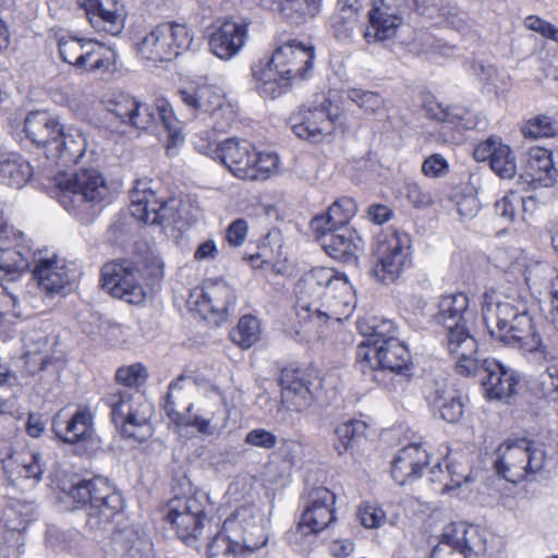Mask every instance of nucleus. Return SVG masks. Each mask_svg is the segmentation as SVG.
<instances>
[{
	"mask_svg": "<svg viewBox=\"0 0 558 558\" xmlns=\"http://www.w3.org/2000/svg\"><path fill=\"white\" fill-rule=\"evenodd\" d=\"M495 295V290L486 291L482 301L483 320L489 335L505 344L541 355L547 363L541 383L543 393L558 402V356L542 344L525 308L520 310L508 301H496Z\"/></svg>",
	"mask_w": 558,
	"mask_h": 558,
	"instance_id": "f257e3e1",
	"label": "nucleus"
},
{
	"mask_svg": "<svg viewBox=\"0 0 558 558\" xmlns=\"http://www.w3.org/2000/svg\"><path fill=\"white\" fill-rule=\"evenodd\" d=\"M295 313L300 322L320 329L348 318L355 306L347 276L329 267H314L295 283Z\"/></svg>",
	"mask_w": 558,
	"mask_h": 558,
	"instance_id": "f03ea898",
	"label": "nucleus"
},
{
	"mask_svg": "<svg viewBox=\"0 0 558 558\" xmlns=\"http://www.w3.org/2000/svg\"><path fill=\"white\" fill-rule=\"evenodd\" d=\"M314 57L312 46L295 40L278 47L269 60L259 61L253 68L258 94L270 99L280 97L293 82L306 77L313 68Z\"/></svg>",
	"mask_w": 558,
	"mask_h": 558,
	"instance_id": "7ed1b4c3",
	"label": "nucleus"
},
{
	"mask_svg": "<svg viewBox=\"0 0 558 558\" xmlns=\"http://www.w3.org/2000/svg\"><path fill=\"white\" fill-rule=\"evenodd\" d=\"M412 11L429 19H434L437 12L453 28L460 29L462 26L459 9L450 3H442V0H375L368 13L369 26L364 38L367 43L392 38L404 15Z\"/></svg>",
	"mask_w": 558,
	"mask_h": 558,
	"instance_id": "20e7f679",
	"label": "nucleus"
},
{
	"mask_svg": "<svg viewBox=\"0 0 558 558\" xmlns=\"http://www.w3.org/2000/svg\"><path fill=\"white\" fill-rule=\"evenodd\" d=\"M56 186L62 207L84 223L93 221L111 196L106 178L93 168L59 174Z\"/></svg>",
	"mask_w": 558,
	"mask_h": 558,
	"instance_id": "39448f33",
	"label": "nucleus"
},
{
	"mask_svg": "<svg viewBox=\"0 0 558 558\" xmlns=\"http://www.w3.org/2000/svg\"><path fill=\"white\" fill-rule=\"evenodd\" d=\"M53 482H57L58 489L72 499L77 507L89 506L86 524L90 531H107L111 521L124 507L121 494L114 489L107 478L95 477L77 483H68L60 482L54 474Z\"/></svg>",
	"mask_w": 558,
	"mask_h": 558,
	"instance_id": "423d86ee",
	"label": "nucleus"
},
{
	"mask_svg": "<svg viewBox=\"0 0 558 558\" xmlns=\"http://www.w3.org/2000/svg\"><path fill=\"white\" fill-rule=\"evenodd\" d=\"M546 459L543 444L526 438L508 439L497 449L495 468L505 480L518 483L541 474Z\"/></svg>",
	"mask_w": 558,
	"mask_h": 558,
	"instance_id": "0eeeda50",
	"label": "nucleus"
},
{
	"mask_svg": "<svg viewBox=\"0 0 558 558\" xmlns=\"http://www.w3.org/2000/svg\"><path fill=\"white\" fill-rule=\"evenodd\" d=\"M372 253V275L383 283L397 281L412 264L411 240L404 232L390 229L379 232L373 241Z\"/></svg>",
	"mask_w": 558,
	"mask_h": 558,
	"instance_id": "6e6552de",
	"label": "nucleus"
},
{
	"mask_svg": "<svg viewBox=\"0 0 558 558\" xmlns=\"http://www.w3.org/2000/svg\"><path fill=\"white\" fill-rule=\"evenodd\" d=\"M218 160L236 178L265 180L278 167V157L271 153L257 151L252 143L235 137L220 143Z\"/></svg>",
	"mask_w": 558,
	"mask_h": 558,
	"instance_id": "1a4fd4ad",
	"label": "nucleus"
},
{
	"mask_svg": "<svg viewBox=\"0 0 558 558\" xmlns=\"http://www.w3.org/2000/svg\"><path fill=\"white\" fill-rule=\"evenodd\" d=\"M130 198L132 217L145 225L173 227L181 230L183 226L180 223L183 220L186 225L190 223L189 219L182 216L184 205L180 208L181 203L174 198L166 202L158 199L147 180L135 181Z\"/></svg>",
	"mask_w": 558,
	"mask_h": 558,
	"instance_id": "9d476101",
	"label": "nucleus"
},
{
	"mask_svg": "<svg viewBox=\"0 0 558 558\" xmlns=\"http://www.w3.org/2000/svg\"><path fill=\"white\" fill-rule=\"evenodd\" d=\"M339 117L340 108L322 96L300 107L291 116L290 124L298 137L319 144L332 136Z\"/></svg>",
	"mask_w": 558,
	"mask_h": 558,
	"instance_id": "9b49d317",
	"label": "nucleus"
},
{
	"mask_svg": "<svg viewBox=\"0 0 558 558\" xmlns=\"http://www.w3.org/2000/svg\"><path fill=\"white\" fill-rule=\"evenodd\" d=\"M107 404L111 408L112 421L121 428V434L140 442L151 436L149 420L153 407L140 397L134 400L126 391H116L107 397Z\"/></svg>",
	"mask_w": 558,
	"mask_h": 558,
	"instance_id": "f8f14e48",
	"label": "nucleus"
},
{
	"mask_svg": "<svg viewBox=\"0 0 558 558\" xmlns=\"http://www.w3.org/2000/svg\"><path fill=\"white\" fill-rule=\"evenodd\" d=\"M142 279L140 267L129 259L112 260L101 267L102 288L130 304H140L145 300Z\"/></svg>",
	"mask_w": 558,
	"mask_h": 558,
	"instance_id": "ddd939ff",
	"label": "nucleus"
},
{
	"mask_svg": "<svg viewBox=\"0 0 558 558\" xmlns=\"http://www.w3.org/2000/svg\"><path fill=\"white\" fill-rule=\"evenodd\" d=\"M160 122L168 132V154L183 143L181 126L175 118L173 109L165 98H158L153 105L136 99L132 107L131 116L126 125L137 130H150Z\"/></svg>",
	"mask_w": 558,
	"mask_h": 558,
	"instance_id": "4468645a",
	"label": "nucleus"
},
{
	"mask_svg": "<svg viewBox=\"0 0 558 558\" xmlns=\"http://www.w3.org/2000/svg\"><path fill=\"white\" fill-rule=\"evenodd\" d=\"M356 362L360 371L375 380L376 375L374 373L377 371L387 369L397 374L408 371L411 364V354L403 342L399 339H392L378 348L359 345Z\"/></svg>",
	"mask_w": 558,
	"mask_h": 558,
	"instance_id": "2eb2a0df",
	"label": "nucleus"
},
{
	"mask_svg": "<svg viewBox=\"0 0 558 558\" xmlns=\"http://www.w3.org/2000/svg\"><path fill=\"white\" fill-rule=\"evenodd\" d=\"M52 429L63 442L80 446L84 451L99 446L94 416L86 407H78L71 415H66L64 410L58 412L52 420Z\"/></svg>",
	"mask_w": 558,
	"mask_h": 558,
	"instance_id": "dca6fc26",
	"label": "nucleus"
},
{
	"mask_svg": "<svg viewBox=\"0 0 558 558\" xmlns=\"http://www.w3.org/2000/svg\"><path fill=\"white\" fill-rule=\"evenodd\" d=\"M484 550V541L475 526H466L463 522L450 523L444 527L432 558H476Z\"/></svg>",
	"mask_w": 558,
	"mask_h": 558,
	"instance_id": "f3484780",
	"label": "nucleus"
},
{
	"mask_svg": "<svg viewBox=\"0 0 558 558\" xmlns=\"http://www.w3.org/2000/svg\"><path fill=\"white\" fill-rule=\"evenodd\" d=\"M223 530L239 539L248 553H253L267 543L265 518L262 511L253 505L238 508L223 522Z\"/></svg>",
	"mask_w": 558,
	"mask_h": 558,
	"instance_id": "a211bd4d",
	"label": "nucleus"
},
{
	"mask_svg": "<svg viewBox=\"0 0 558 558\" xmlns=\"http://www.w3.org/2000/svg\"><path fill=\"white\" fill-rule=\"evenodd\" d=\"M181 101L191 109L196 118L204 121L211 120L213 129H222V116L229 111V105L225 102L222 90L214 85H197L183 88L179 92Z\"/></svg>",
	"mask_w": 558,
	"mask_h": 558,
	"instance_id": "6ab92c4d",
	"label": "nucleus"
},
{
	"mask_svg": "<svg viewBox=\"0 0 558 558\" xmlns=\"http://www.w3.org/2000/svg\"><path fill=\"white\" fill-rule=\"evenodd\" d=\"M304 511L298 529L303 534H316L336 520V495L329 488L317 486L304 495Z\"/></svg>",
	"mask_w": 558,
	"mask_h": 558,
	"instance_id": "aec40b11",
	"label": "nucleus"
},
{
	"mask_svg": "<svg viewBox=\"0 0 558 558\" xmlns=\"http://www.w3.org/2000/svg\"><path fill=\"white\" fill-rule=\"evenodd\" d=\"M447 329L445 347L456 360V372L465 377L475 376L480 371L477 341L470 333L466 324L445 326Z\"/></svg>",
	"mask_w": 558,
	"mask_h": 558,
	"instance_id": "412c9836",
	"label": "nucleus"
},
{
	"mask_svg": "<svg viewBox=\"0 0 558 558\" xmlns=\"http://www.w3.org/2000/svg\"><path fill=\"white\" fill-rule=\"evenodd\" d=\"M229 417L223 391L218 386L210 385L198 412L192 414L185 425L195 427L201 434L217 436L227 427Z\"/></svg>",
	"mask_w": 558,
	"mask_h": 558,
	"instance_id": "4be33fe9",
	"label": "nucleus"
},
{
	"mask_svg": "<svg viewBox=\"0 0 558 558\" xmlns=\"http://www.w3.org/2000/svg\"><path fill=\"white\" fill-rule=\"evenodd\" d=\"M197 312L215 323L225 320L235 305L233 289L223 279H208L194 301Z\"/></svg>",
	"mask_w": 558,
	"mask_h": 558,
	"instance_id": "5701e85b",
	"label": "nucleus"
},
{
	"mask_svg": "<svg viewBox=\"0 0 558 558\" xmlns=\"http://www.w3.org/2000/svg\"><path fill=\"white\" fill-rule=\"evenodd\" d=\"M3 215L0 208V280L15 281L27 270L29 259L19 245L12 244L22 233L9 226Z\"/></svg>",
	"mask_w": 558,
	"mask_h": 558,
	"instance_id": "b1692460",
	"label": "nucleus"
},
{
	"mask_svg": "<svg viewBox=\"0 0 558 558\" xmlns=\"http://www.w3.org/2000/svg\"><path fill=\"white\" fill-rule=\"evenodd\" d=\"M90 25L109 35H119L125 25L126 11L120 0H77Z\"/></svg>",
	"mask_w": 558,
	"mask_h": 558,
	"instance_id": "393cba45",
	"label": "nucleus"
},
{
	"mask_svg": "<svg viewBox=\"0 0 558 558\" xmlns=\"http://www.w3.org/2000/svg\"><path fill=\"white\" fill-rule=\"evenodd\" d=\"M247 39V25L234 20H227L209 35L210 52L220 60L228 61L240 53Z\"/></svg>",
	"mask_w": 558,
	"mask_h": 558,
	"instance_id": "a878e982",
	"label": "nucleus"
},
{
	"mask_svg": "<svg viewBox=\"0 0 558 558\" xmlns=\"http://www.w3.org/2000/svg\"><path fill=\"white\" fill-rule=\"evenodd\" d=\"M48 460L34 450L13 451L2 460V469L12 481L24 480L29 486H36L47 471Z\"/></svg>",
	"mask_w": 558,
	"mask_h": 558,
	"instance_id": "bb28decb",
	"label": "nucleus"
},
{
	"mask_svg": "<svg viewBox=\"0 0 558 558\" xmlns=\"http://www.w3.org/2000/svg\"><path fill=\"white\" fill-rule=\"evenodd\" d=\"M281 403L295 412L308 409L314 400L308 375L299 368H284L280 374Z\"/></svg>",
	"mask_w": 558,
	"mask_h": 558,
	"instance_id": "cd10ccee",
	"label": "nucleus"
},
{
	"mask_svg": "<svg viewBox=\"0 0 558 558\" xmlns=\"http://www.w3.org/2000/svg\"><path fill=\"white\" fill-rule=\"evenodd\" d=\"M478 373L483 374L482 385L489 399L502 400L513 395L518 376L512 369L494 359H486L480 362Z\"/></svg>",
	"mask_w": 558,
	"mask_h": 558,
	"instance_id": "c85d7f7f",
	"label": "nucleus"
},
{
	"mask_svg": "<svg viewBox=\"0 0 558 558\" xmlns=\"http://www.w3.org/2000/svg\"><path fill=\"white\" fill-rule=\"evenodd\" d=\"M195 388L194 379L184 375L170 383L163 409L177 425H185L187 420H191L193 409L191 399Z\"/></svg>",
	"mask_w": 558,
	"mask_h": 558,
	"instance_id": "c756f323",
	"label": "nucleus"
},
{
	"mask_svg": "<svg viewBox=\"0 0 558 558\" xmlns=\"http://www.w3.org/2000/svg\"><path fill=\"white\" fill-rule=\"evenodd\" d=\"M317 234L324 251L335 259L349 260L364 246L362 236L352 227H340Z\"/></svg>",
	"mask_w": 558,
	"mask_h": 558,
	"instance_id": "7c9ffc66",
	"label": "nucleus"
},
{
	"mask_svg": "<svg viewBox=\"0 0 558 558\" xmlns=\"http://www.w3.org/2000/svg\"><path fill=\"white\" fill-rule=\"evenodd\" d=\"M428 461L429 453L424 446L410 444L401 448L392 460L391 475L399 485H403L410 478L418 477Z\"/></svg>",
	"mask_w": 558,
	"mask_h": 558,
	"instance_id": "2f4dec72",
	"label": "nucleus"
},
{
	"mask_svg": "<svg viewBox=\"0 0 558 558\" xmlns=\"http://www.w3.org/2000/svg\"><path fill=\"white\" fill-rule=\"evenodd\" d=\"M62 123L57 116L48 111L37 110L29 112L24 120L26 137L36 146H52V142L61 133Z\"/></svg>",
	"mask_w": 558,
	"mask_h": 558,
	"instance_id": "473e14b6",
	"label": "nucleus"
},
{
	"mask_svg": "<svg viewBox=\"0 0 558 558\" xmlns=\"http://www.w3.org/2000/svg\"><path fill=\"white\" fill-rule=\"evenodd\" d=\"M525 281L534 294L549 296V308L554 311L558 306V272L549 264L532 262L525 267Z\"/></svg>",
	"mask_w": 558,
	"mask_h": 558,
	"instance_id": "72a5a7b5",
	"label": "nucleus"
},
{
	"mask_svg": "<svg viewBox=\"0 0 558 558\" xmlns=\"http://www.w3.org/2000/svg\"><path fill=\"white\" fill-rule=\"evenodd\" d=\"M87 145V138L80 129L74 126L65 129L62 124L61 133L52 142L49 153L51 158L66 166L78 162L84 156Z\"/></svg>",
	"mask_w": 558,
	"mask_h": 558,
	"instance_id": "f704fd0d",
	"label": "nucleus"
},
{
	"mask_svg": "<svg viewBox=\"0 0 558 558\" xmlns=\"http://www.w3.org/2000/svg\"><path fill=\"white\" fill-rule=\"evenodd\" d=\"M34 279L47 294L60 293L70 282V275L62 259L57 256L39 259L33 270Z\"/></svg>",
	"mask_w": 558,
	"mask_h": 558,
	"instance_id": "c9c22d12",
	"label": "nucleus"
},
{
	"mask_svg": "<svg viewBox=\"0 0 558 558\" xmlns=\"http://www.w3.org/2000/svg\"><path fill=\"white\" fill-rule=\"evenodd\" d=\"M357 206L350 197L336 201L325 215L311 220V228L315 233H326L340 227H350L349 221L355 216Z\"/></svg>",
	"mask_w": 558,
	"mask_h": 558,
	"instance_id": "e433bc0d",
	"label": "nucleus"
},
{
	"mask_svg": "<svg viewBox=\"0 0 558 558\" xmlns=\"http://www.w3.org/2000/svg\"><path fill=\"white\" fill-rule=\"evenodd\" d=\"M473 318L474 311L470 307V299L465 293H452L440 298L437 319L444 326L466 324Z\"/></svg>",
	"mask_w": 558,
	"mask_h": 558,
	"instance_id": "4c0bfd02",
	"label": "nucleus"
},
{
	"mask_svg": "<svg viewBox=\"0 0 558 558\" xmlns=\"http://www.w3.org/2000/svg\"><path fill=\"white\" fill-rule=\"evenodd\" d=\"M263 8L280 13L293 23L314 17L320 9V0H255Z\"/></svg>",
	"mask_w": 558,
	"mask_h": 558,
	"instance_id": "58836bf2",
	"label": "nucleus"
},
{
	"mask_svg": "<svg viewBox=\"0 0 558 558\" xmlns=\"http://www.w3.org/2000/svg\"><path fill=\"white\" fill-rule=\"evenodd\" d=\"M557 170L554 167L551 153L543 147H532L527 151L525 175L531 182L549 186L554 183Z\"/></svg>",
	"mask_w": 558,
	"mask_h": 558,
	"instance_id": "ea45409f",
	"label": "nucleus"
},
{
	"mask_svg": "<svg viewBox=\"0 0 558 558\" xmlns=\"http://www.w3.org/2000/svg\"><path fill=\"white\" fill-rule=\"evenodd\" d=\"M357 329L366 338L359 345L367 348H378L385 345L388 340L398 339L397 327L390 319L375 316L361 318L357 320Z\"/></svg>",
	"mask_w": 558,
	"mask_h": 558,
	"instance_id": "a19ab883",
	"label": "nucleus"
},
{
	"mask_svg": "<svg viewBox=\"0 0 558 558\" xmlns=\"http://www.w3.org/2000/svg\"><path fill=\"white\" fill-rule=\"evenodd\" d=\"M32 175V166L21 155L16 153L0 154V183L20 189Z\"/></svg>",
	"mask_w": 558,
	"mask_h": 558,
	"instance_id": "79ce46f5",
	"label": "nucleus"
},
{
	"mask_svg": "<svg viewBox=\"0 0 558 558\" xmlns=\"http://www.w3.org/2000/svg\"><path fill=\"white\" fill-rule=\"evenodd\" d=\"M168 33L155 26L138 44V54L153 62H167L178 57L171 45L166 43Z\"/></svg>",
	"mask_w": 558,
	"mask_h": 558,
	"instance_id": "37998d69",
	"label": "nucleus"
},
{
	"mask_svg": "<svg viewBox=\"0 0 558 558\" xmlns=\"http://www.w3.org/2000/svg\"><path fill=\"white\" fill-rule=\"evenodd\" d=\"M430 402L439 411L441 418L448 423L459 422L464 413L462 398L451 386L444 385L436 388Z\"/></svg>",
	"mask_w": 558,
	"mask_h": 558,
	"instance_id": "c03bdc74",
	"label": "nucleus"
},
{
	"mask_svg": "<svg viewBox=\"0 0 558 558\" xmlns=\"http://www.w3.org/2000/svg\"><path fill=\"white\" fill-rule=\"evenodd\" d=\"M116 62L114 51L99 41H87L84 60L78 70L93 73L111 71Z\"/></svg>",
	"mask_w": 558,
	"mask_h": 558,
	"instance_id": "a18cd8bd",
	"label": "nucleus"
},
{
	"mask_svg": "<svg viewBox=\"0 0 558 558\" xmlns=\"http://www.w3.org/2000/svg\"><path fill=\"white\" fill-rule=\"evenodd\" d=\"M116 538L124 549L121 558H154L151 541L140 531L125 529Z\"/></svg>",
	"mask_w": 558,
	"mask_h": 558,
	"instance_id": "49530a36",
	"label": "nucleus"
},
{
	"mask_svg": "<svg viewBox=\"0 0 558 558\" xmlns=\"http://www.w3.org/2000/svg\"><path fill=\"white\" fill-rule=\"evenodd\" d=\"M472 69L473 73L488 92L499 95L506 93L511 87V77L504 70H499L492 64H485L484 62H474Z\"/></svg>",
	"mask_w": 558,
	"mask_h": 558,
	"instance_id": "de8ad7c7",
	"label": "nucleus"
},
{
	"mask_svg": "<svg viewBox=\"0 0 558 558\" xmlns=\"http://www.w3.org/2000/svg\"><path fill=\"white\" fill-rule=\"evenodd\" d=\"M248 551L235 539L231 533L223 529L216 534L207 548L208 558H242Z\"/></svg>",
	"mask_w": 558,
	"mask_h": 558,
	"instance_id": "09e8293b",
	"label": "nucleus"
},
{
	"mask_svg": "<svg viewBox=\"0 0 558 558\" xmlns=\"http://www.w3.org/2000/svg\"><path fill=\"white\" fill-rule=\"evenodd\" d=\"M159 32L168 33L166 43L171 45V48L178 56L189 50L194 39V33L186 24L178 22H166L157 25Z\"/></svg>",
	"mask_w": 558,
	"mask_h": 558,
	"instance_id": "8fccbe9b",
	"label": "nucleus"
},
{
	"mask_svg": "<svg viewBox=\"0 0 558 558\" xmlns=\"http://www.w3.org/2000/svg\"><path fill=\"white\" fill-rule=\"evenodd\" d=\"M366 425L359 420H350L339 424L335 430V449L341 456L351 450L359 438L365 433Z\"/></svg>",
	"mask_w": 558,
	"mask_h": 558,
	"instance_id": "3c124183",
	"label": "nucleus"
},
{
	"mask_svg": "<svg viewBox=\"0 0 558 558\" xmlns=\"http://www.w3.org/2000/svg\"><path fill=\"white\" fill-rule=\"evenodd\" d=\"M136 98L123 92H113L104 96L101 104L105 110L120 123L125 124L132 112Z\"/></svg>",
	"mask_w": 558,
	"mask_h": 558,
	"instance_id": "603ef678",
	"label": "nucleus"
},
{
	"mask_svg": "<svg viewBox=\"0 0 558 558\" xmlns=\"http://www.w3.org/2000/svg\"><path fill=\"white\" fill-rule=\"evenodd\" d=\"M21 387L17 376L7 365L0 364V414L11 413L14 409V399Z\"/></svg>",
	"mask_w": 558,
	"mask_h": 558,
	"instance_id": "864d4df0",
	"label": "nucleus"
},
{
	"mask_svg": "<svg viewBox=\"0 0 558 558\" xmlns=\"http://www.w3.org/2000/svg\"><path fill=\"white\" fill-rule=\"evenodd\" d=\"M259 335L260 326L258 319L254 316L245 315L239 320L236 328L231 333V338L236 345L242 349H248L258 341Z\"/></svg>",
	"mask_w": 558,
	"mask_h": 558,
	"instance_id": "5fc2aeb1",
	"label": "nucleus"
},
{
	"mask_svg": "<svg viewBox=\"0 0 558 558\" xmlns=\"http://www.w3.org/2000/svg\"><path fill=\"white\" fill-rule=\"evenodd\" d=\"M521 132L525 138L531 140L553 137L558 133V125L553 118L537 114L524 121Z\"/></svg>",
	"mask_w": 558,
	"mask_h": 558,
	"instance_id": "6e6d98bb",
	"label": "nucleus"
},
{
	"mask_svg": "<svg viewBox=\"0 0 558 558\" xmlns=\"http://www.w3.org/2000/svg\"><path fill=\"white\" fill-rule=\"evenodd\" d=\"M87 41L92 39L77 37H61L58 39L59 53L61 59L76 69H80L87 49Z\"/></svg>",
	"mask_w": 558,
	"mask_h": 558,
	"instance_id": "4d7b16f0",
	"label": "nucleus"
},
{
	"mask_svg": "<svg viewBox=\"0 0 558 558\" xmlns=\"http://www.w3.org/2000/svg\"><path fill=\"white\" fill-rule=\"evenodd\" d=\"M207 522L204 513H191L189 515L174 519L170 524L177 531L179 537L185 542L196 539L203 532Z\"/></svg>",
	"mask_w": 558,
	"mask_h": 558,
	"instance_id": "13d9d810",
	"label": "nucleus"
},
{
	"mask_svg": "<svg viewBox=\"0 0 558 558\" xmlns=\"http://www.w3.org/2000/svg\"><path fill=\"white\" fill-rule=\"evenodd\" d=\"M492 170L502 179H511L517 172V161L509 145L500 142L490 161Z\"/></svg>",
	"mask_w": 558,
	"mask_h": 558,
	"instance_id": "bf43d9fd",
	"label": "nucleus"
},
{
	"mask_svg": "<svg viewBox=\"0 0 558 558\" xmlns=\"http://www.w3.org/2000/svg\"><path fill=\"white\" fill-rule=\"evenodd\" d=\"M203 500L194 495L172 498L168 504L167 520L171 523L174 519L191 513H204Z\"/></svg>",
	"mask_w": 558,
	"mask_h": 558,
	"instance_id": "052dcab7",
	"label": "nucleus"
},
{
	"mask_svg": "<svg viewBox=\"0 0 558 558\" xmlns=\"http://www.w3.org/2000/svg\"><path fill=\"white\" fill-rule=\"evenodd\" d=\"M348 98L356 104L366 113L375 114L384 107V100L378 93L350 88L347 92Z\"/></svg>",
	"mask_w": 558,
	"mask_h": 558,
	"instance_id": "680f3d73",
	"label": "nucleus"
},
{
	"mask_svg": "<svg viewBox=\"0 0 558 558\" xmlns=\"http://www.w3.org/2000/svg\"><path fill=\"white\" fill-rule=\"evenodd\" d=\"M2 520L9 530H24L29 522L28 507L20 502H13L5 508Z\"/></svg>",
	"mask_w": 558,
	"mask_h": 558,
	"instance_id": "e2e57ef3",
	"label": "nucleus"
},
{
	"mask_svg": "<svg viewBox=\"0 0 558 558\" xmlns=\"http://www.w3.org/2000/svg\"><path fill=\"white\" fill-rule=\"evenodd\" d=\"M356 515L361 524L366 529H378L386 521L385 511L380 507L367 502L359 507Z\"/></svg>",
	"mask_w": 558,
	"mask_h": 558,
	"instance_id": "0e129e2a",
	"label": "nucleus"
},
{
	"mask_svg": "<svg viewBox=\"0 0 558 558\" xmlns=\"http://www.w3.org/2000/svg\"><path fill=\"white\" fill-rule=\"evenodd\" d=\"M116 378L118 383L125 387H138L146 380L147 372L143 365L132 364L120 367L117 371Z\"/></svg>",
	"mask_w": 558,
	"mask_h": 558,
	"instance_id": "69168bd1",
	"label": "nucleus"
},
{
	"mask_svg": "<svg viewBox=\"0 0 558 558\" xmlns=\"http://www.w3.org/2000/svg\"><path fill=\"white\" fill-rule=\"evenodd\" d=\"M245 444L266 450L274 449L278 444L277 436L265 428H254L245 436Z\"/></svg>",
	"mask_w": 558,
	"mask_h": 558,
	"instance_id": "338daca9",
	"label": "nucleus"
},
{
	"mask_svg": "<svg viewBox=\"0 0 558 558\" xmlns=\"http://www.w3.org/2000/svg\"><path fill=\"white\" fill-rule=\"evenodd\" d=\"M523 205L524 199L518 194L511 192L505 195L501 199L496 202L495 211L504 220L512 221L514 219L517 207Z\"/></svg>",
	"mask_w": 558,
	"mask_h": 558,
	"instance_id": "774afa93",
	"label": "nucleus"
}]
</instances>
